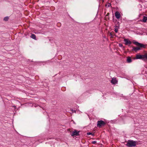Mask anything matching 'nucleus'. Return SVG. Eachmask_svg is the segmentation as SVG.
I'll list each match as a JSON object with an SVG mask.
<instances>
[{"mask_svg": "<svg viewBox=\"0 0 147 147\" xmlns=\"http://www.w3.org/2000/svg\"><path fill=\"white\" fill-rule=\"evenodd\" d=\"M134 44H135L136 45L139 47H133V50H134L136 52L138 50H140V48L145 47V46L144 44L139 43L137 42H134Z\"/></svg>", "mask_w": 147, "mask_h": 147, "instance_id": "f257e3e1", "label": "nucleus"}, {"mask_svg": "<svg viewBox=\"0 0 147 147\" xmlns=\"http://www.w3.org/2000/svg\"><path fill=\"white\" fill-rule=\"evenodd\" d=\"M136 59H141L144 61H147V53L144 55H137L136 56Z\"/></svg>", "mask_w": 147, "mask_h": 147, "instance_id": "f03ea898", "label": "nucleus"}, {"mask_svg": "<svg viewBox=\"0 0 147 147\" xmlns=\"http://www.w3.org/2000/svg\"><path fill=\"white\" fill-rule=\"evenodd\" d=\"M136 142L133 140H128L126 145L127 147L135 146H136Z\"/></svg>", "mask_w": 147, "mask_h": 147, "instance_id": "7ed1b4c3", "label": "nucleus"}, {"mask_svg": "<svg viewBox=\"0 0 147 147\" xmlns=\"http://www.w3.org/2000/svg\"><path fill=\"white\" fill-rule=\"evenodd\" d=\"M97 123V126L99 127L104 126L106 124V123L102 120L98 121Z\"/></svg>", "mask_w": 147, "mask_h": 147, "instance_id": "20e7f679", "label": "nucleus"}, {"mask_svg": "<svg viewBox=\"0 0 147 147\" xmlns=\"http://www.w3.org/2000/svg\"><path fill=\"white\" fill-rule=\"evenodd\" d=\"M79 131H77L75 130L74 131L71 132V135L72 136H78L79 135Z\"/></svg>", "mask_w": 147, "mask_h": 147, "instance_id": "39448f33", "label": "nucleus"}, {"mask_svg": "<svg viewBox=\"0 0 147 147\" xmlns=\"http://www.w3.org/2000/svg\"><path fill=\"white\" fill-rule=\"evenodd\" d=\"M111 83L113 84H116L118 82L116 78H113L111 81Z\"/></svg>", "mask_w": 147, "mask_h": 147, "instance_id": "423d86ee", "label": "nucleus"}, {"mask_svg": "<svg viewBox=\"0 0 147 147\" xmlns=\"http://www.w3.org/2000/svg\"><path fill=\"white\" fill-rule=\"evenodd\" d=\"M124 41L125 42V45H130L131 44V42L127 39H124Z\"/></svg>", "mask_w": 147, "mask_h": 147, "instance_id": "0eeeda50", "label": "nucleus"}, {"mask_svg": "<svg viewBox=\"0 0 147 147\" xmlns=\"http://www.w3.org/2000/svg\"><path fill=\"white\" fill-rule=\"evenodd\" d=\"M115 15L116 18L117 19H118L120 18V14L118 11H116V12L115 13Z\"/></svg>", "mask_w": 147, "mask_h": 147, "instance_id": "6e6552de", "label": "nucleus"}, {"mask_svg": "<svg viewBox=\"0 0 147 147\" xmlns=\"http://www.w3.org/2000/svg\"><path fill=\"white\" fill-rule=\"evenodd\" d=\"M115 30L114 31L116 33H117L118 32V30L119 28V27L118 26L115 25Z\"/></svg>", "mask_w": 147, "mask_h": 147, "instance_id": "1a4fd4ad", "label": "nucleus"}, {"mask_svg": "<svg viewBox=\"0 0 147 147\" xmlns=\"http://www.w3.org/2000/svg\"><path fill=\"white\" fill-rule=\"evenodd\" d=\"M147 20V17L144 16L143 17L142 21L144 22H146Z\"/></svg>", "mask_w": 147, "mask_h": 147, "instance_id": "9d476101", "label": "nucleus"}, {"mask_svg": "<svg viewBox=\"0 0 147 147\" xmlns=\"http://www.w3.org/2000/svg\"><path fill=\"white\" fill-rule=\"evenodd\" d=\"M127 61L128 63H130L132 61L130 57H128L127 58Z\"/></svg>", "mask_w": 147, "mask_h": 147, "instance_id": "9b49d317", "label": "nucleus"}, {"mask_svg": "<svg viewBox=\"0 0 147 147\" xmlns=\"http://www.w3.org/2000/svg\"><path fill=\"white\" fill-rule=\"evenodd\" d=\"M30 37L32 39L36 40V35L34 34H32Z\"/></svg>", "mask_w": 147, "mask_h": 147, "instance_id": "f8f14e48", "label": "nucleus"}, {"mask_svg": "<svg viewBox=\"0 0 147 147\" xmlns=\"http://www.w3.org/2000/svg\"><path fill=\"white\" fill-rule=\"evenodd\" d=\"M9 19V18L8 17H6L4 18V20L5 21H7Z\"/></svg>", "mask_w": 147, "mask_h": 147, "instance_id": "ddd939ff", "label": "nucleus"}, {"mask_svg": "<svg viewBox=\"0 0 147 147\" xmlns=\"http://www.w3.org/2000/svg\"><path fill=\"white\" fill-rule=\"evenodd\" d=\"M96 143V141H92V144H95Z\"/></svg>", "mask_w": 147, "mask_h": 147, "instance_id": "4468645a", "label": "nucleus"}, {"mask_svg": "<svg viewBox=\"0 0 147 147\" xmlns=\"http://www.w3.org/2000/svg\"><path fill=\"white\" fill-rule=\"evenodd\" d=\"M92 134V133L90 132H88L87 133V135H90Z\"/></svg>", "mask_w": 147, "mask_h": 147, "instance_id": "2eb2a0df", "label": "nucleus"}, {"mask_svg": "<svg viewBox=\"0 0 147 147\" xmlns=\"http://www.w3.org/2000/svg\"><path fill=\"white\" fill-rule=\"evenodd\" d=\"M119 46L120 47H122L123 46L122 44H119Z\"/></svg>", "mask_w": 147, "mask_h": 147, "instance_id": "dca6fc26", "label": "nucleus"}, {"mask_svg": "<svg viewBox=\"0 0 147 147\" xmlns=\"http://www.w3.org/2000/svg\"><path fill=\"white\" fill-rule=\"evenodd\" d=\"M111 5V4L110 3H109L108 4V7H109Z\"/></svg>", "mask_w": 147, "mask_h": 147, "instance_id": "f3484780", "label": "nucleus"}, {"mask_svg": "<svg viewBox=\"0 0 147 147\" xmlns=\"http://www.w3.org/2000/svg\"><path fill=\"white\" fill-rule=\"evenodd\" d=\"M110 35L112 37H113V34H112V33H110Z\"/></svg>", "mask_w": 147, "mask_h": 147, "instance_id": "a211bd4d", "label": "nucleus"}]
</instances>
